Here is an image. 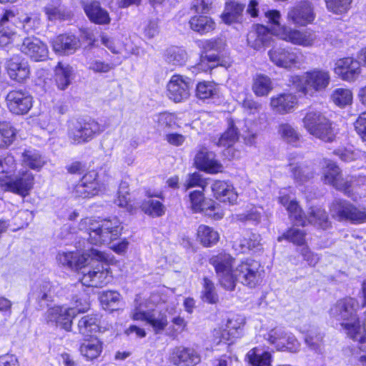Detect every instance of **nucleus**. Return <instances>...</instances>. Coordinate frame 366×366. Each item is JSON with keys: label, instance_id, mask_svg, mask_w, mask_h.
I'll use <instances>...</instances> for the list:
<instances>
[{"label": "nucleus", "instance_id": "nucleus-1", "mask_svg": "<svg viewBox=\"0 0 366 366\" xmlns=\"http://www.w3.org/2000/svg\"><path fill=\"white\" fill-rule=\"evenodd\" d=\"M89 225L86 229L88 232V242L94 245L111 244L110 248L114 252H125L128 249V242L122 240L118 243L112 242L120 234L121 223L119 220L114 217L100 221H92L86 218L79 224L80 229H84V226Z\"/></svg>", "mask_w": 366, "mask_h": 366}, {"label": "nucleus", "instance_id": "nucleus-2", "mask_svg": "<svg viewBox=\"0 0 366 366\" xmlns=\"http://www.w3.org/2000/svg\"><path fill=\"white\" fill-rule=\"evenodd\" d=\"M34 177L26 169L16 172V163L12 155L0 157V187L4 191L25 197L32 189Z\"/></svg>", "mask_w": 366, "mask_h": 366}, {"label": "nucleus", "instance_id": "nucleus-3", "mask_svg": "<svg viewBox=\"0 0 366 366\" xmlns=\"http://www.w3.org/2000/svg\"><path fill=\"white\" fill-rule=\"evenodd\" d=\"M358 304L352 298H346L338 301L330 309V315L336 320L341 321V325L345 330L347 336L355 331L361 335L363 332L364 324L362 323L357 315Z\"/></svg>", "mask_w": 366, "mask_h": 366}, {"label": "nucleus", "instance_id": "nucleus-4", "mask_svg": "<svg viewBox=\"0 0 366 366\" xmlns=\"http://www.w3.org/2000/svg\"><path fill=\"white\" fill-rule=\"evenodd\" d=\"M264 16L267 19L269 23L280 29L277 35L281 39L304 47L312 46L315 44L317 36L314 32L310 31H300L285 26H281L280 24L281 14L279 11L268 10L264 12Z\"/></svg>", "mask_w": 366, "mask_h": 366}, {"label": "nucleus", "instance_id": "nucleus-5", "mask_svg": "<svg viewBox=\"0 0 366 366\" xmlns=\"http://www.w3.org/2000/svg\"><path fill=\"white\" fill-rule=\"evenodd\" d=\"M304 128L313 137L326 142L335 139V133L332 124L321 112L310 109L302 119Z\"/></svg>", "mask_w": 366, "mask_h": 366}, {"label": "nucleus", "instance_id": "nucleus-6", "mask_svg": "<svg viewBox=\"0 0 366 366\" xmlns=\"http://www.w3.org/2000/svg\"><path fill=\"white\" fill-rule=\"evenodd\" d=\"M75 304L76 305L74 307L56 306L49 308L45 314L46 322L53 325L59 326L66 331H70L72 319L78 313L85 312L89 307V304L86 299H78L75 300Z\"/></svg>", "mask_w": 366, "mask_h": 366}, {"label": "nucleus", "instance_id": "nucleus-7", "mask_svg": "<svg viewBox=\"0 0 366 366\" xmlns=\"http://www.w3.org/2000/svg\"><path fill=\"white\" fill-rule=\"evenodd\" d=\"M92 263L82 271L81 282L83 285L102 287L109 282L108 264L104 261V253H92Z\"/></svg>", "mask_w": 366, "mask_h": 366}, {"label": "nucleus", "instance_id": "nucleus-8", "mask_svg": "<svg viewBox=\"0 0 366 366\" xmlns=\"http://www.w3.org/2000/svg\"><path fill=\"white\" fill-rule=\"evenodd\" d=\"M104 131V127L94 120L73 119L68 122L67 136L73 144L89 142Z\"/></svg>", "mask_w": 366, "mask_h": 366}, {"label": "nucleus", "instance_id": "nucleus-9", "mask_svg": "<svg viewBox=\"0 0 366 366\" xmlns=\"http://www.w3.org/2000/svg\"><path fill=\"white\" fill-rule=\"evenodd\" d=\"M131 315L134 320L145 322L156 335L166 332L169 323L166 312L149 309L146 302L136 305Z\"/></svg>", "mask_w": 366, "mask_h": 366}, {"label": "nucleus", "instance_id": "nucleus-10", "mask_svg": "<svg viewBox=\"0 0 366 366\" xmlns=\"http://www.w3.org/2000/svg\"><path fill=\"white\" fill-rule=\"evenodd\" d=\"M209 263L214 267L220 285L227 290H234L235 259L229 253H218L209 259Z\"/></svg>", "mask_w": 366, "mask_h": 366}, {"label": "nucleus", "instance_id": "nucleus-11", "mask_svg": "<svg viewBox=\"0 0 366 366\" xmlns=\"http://www.w3.org/2000/svg\"><path fill=\"white\" fill-rule=\"evenodd\" d=\"M298 89L305 94L324 91L330 84V74L328 71L315 69L305 72L301 76H295Z\"/></svg>", "mask_w": 366, "mask_h": 366}, {"label": "nucleus", "instance_id": "nucleus-12", "mask_svg": "<svg viewBox=\"0 0 366 366\" xmlns=\"http://www.w3.org/2000/svg\"><path fill=\"white\" fill-rule=\"evenodd\" d=\"M332 217L340 222L359 224L366 222V209L357 207L347 200L335 199L331 204Z\"/></svg>", "mask_w": 366, "mask_h": 366}, {"label": "nucleus", "instance_id": "nucleus-13", "mask_svg": "<svg viewBox=\"0 0 366 366\" xmlns=\"http://www.w3.org/2000/svg\"><path fill=\"white\" fill-rule=\"evenodd\" d=\"M263 269L258 261L247 259L235 267L234 276L235 284L237 281L253 288L259 285L262 279Z\"/></svg>", "mask_w": 366, "mask_h": 366}, {"label": "nucleus", "instance_id": "nucleus-14", "mask_svg": "<svg viewBox=\"0 0 366 366\" xmlns=\"http://www.w3.org/2000/svg\"><path fill=\"white\" fill-rule=\"evenodd\" d=\"M268 56L275 66L287 70L299 68L303 63L302 52L291 47H274Z\"/></svg>", "mask_w": 366, "mask_h": 366}, {"label": "nucleus", "instance_id": "nucleus-15", "mask_svg": "<svg viewBox=\"0 0 366 366\" xmlns=\"http://www.w3.org/2000/svg\"><path fill=\"white\" fill-rule=\"evenodd\" d=\"M199 46L206 53L204 56H201V61L198 64L199 69L207 71V70L212 69L221 64L220 59L218 55L214 54H207V52L212 51H217V53L220 52L223 46V44L221 40L209 39L202 41L199 42Z\"/></svg>", "mask_w": 366, "mask_h": 366}, {"label": "nucleus", "instance_id": "nucleus-16", "mask_svg": "<svg viewBox=\"0 0 366 366\" xmlns=\"http://www.w3.org/2000/svg\"><path fill=\"white\" fill-rule=\"evenodd\" d=\"M190 79L181 75H173L167 84V96L174 102L187 99L190 95Z\"/></svg>", "mask_w": 366, "mask_h": 366}, {"label": "nucleus", "instance_id": "nucleus-17", "mask_svg": "<svg viewBox=\"0 0 366 366\" xmlns=\"http://www.w3.org/2000/svg\"><path fill=\"white\" fill-rule=\"evenodd\" d=\"M6 101L9 111L18 115L26 114L32 107L31 96L22 90L9 92Z\"/></svg>", "mask_w": 366, "mask_h": 366}, {"label": "nucleus", "instance_id": "nucleus-18", "mask_svg": "<svg viewBox=\"0 0 366 366\" xmlns=\"http://www.w3.org/2000/svg\"><path fill=\"white\" fill-rule=\"evenodd\" d=\"M20 51L34 61H41L48 57V48L39 39L26 37L20 45Z\"/></svg>", "mask_w": 366, "mask_h": 366}, {"label": "nucleus", "instance_id": "nucleus-19", "mask_svg": "<svg viewBox=\"0 0 366 366\" xmlns=\"http://www.w3.org/2000/svg\"><path fill=\"white\" fill-rule=\"evenodd\" d=\"M57 260L62 266L74 271L86 269L92 263V253H58Z\"/></svg>", "mask_w": 366, "mask_h": 366}, {"label": "nucleus", "instance_id": "nucleus-20", "mask_svg": "<svg viewBox=\"0 0 366 366\" xmlns=\"http://www.w3.org/2000/svg\"><path fill=\"white\" fill-rule=\"evenodd\" d=\"M334 71L343 80L353 81L360 74V62L352 57L338 59L335 63Z\"/></svg>", "mask_w": 366, "mask_h": 366}, {"label": "nucleus", "instance_id": "nucleus-21", "mask_svg": "<svg viewBox=\"0 0 366 366\" xmlns=\"http://www.w3.org/2000/svg\"><path fill=\"white\" fill-rule=\"evenodd\" d=\"M287 19L300 26H305L311 23L315 19V13L311 3L301 2L290 9L287 13Z\"/></svg>", "mask_w": 366, "mask_h": 366}, {"label": "nucleus", "instance_id": "nucleus-22", "mask_svg": "<svg viewBox=\"0 0 366 366\" xmlns=\"http://www.w3.org/2000/svg\"><path fill=\"white\" fill-rule=\"evenodd\" d=\"M171 360L177 366H195L200 362L201 357L193 348L179 346L172 350Z\"/></svg>", "mask_w": 366, "mask_h": 366}, {"label": "nucleus", "instance_id": "nucleus-23", "mask_svg": "<svg viewBox=\"0 0 366 366\" xmlns=\"http://www.w3.org/2000/svg\"><path fill=\"white\" fill-rule=\"evenodd\" d=\"M323 177L325 184L332 185L338 190L346 192L350 187L349 181L343 178L340 169L333 162H327Z\"/></svg>", "mask_w": 366, "mask_h": 366}, {"label": "nucleus", "instance_id": "nucleus-24", "mask_svg": "<svg viewBox=\"0 0 366 366\" xmlns=\"http://www.w3.org/2000/svg\"><path fill=\"white\" fill-rule=\"evenodd\" d=\"M272 39V34L267 27L263 25H255L247 34L248 45L255 50L269 45Z\"/></svg>", "mask_w": 366, "mask_h": 366}, {"label": "nucleus", "instance_id": "nucleus-25", "mask_svg": "<svg viewBox=\"0 0 366 366\" xmlns=\"http://www.w3.org/2000/svg\"><path fill=\"white\" fill-rule=\"evenodd\" d=\"M16 19L14 14L11 11H6L0 21V46H6L16 37L13 25Z\"/></svg>", "mask_w": 366, "mask_h": 366}, {"label": "nucleus", "instance_id": "nucleus-26", "mask_svg": "<svg viewBox=\"0 0 366 366\" xmlns=\"http://www.w3.org/2000/svg\"><path fill=\"white\" fill-rule=\"evenodd\" d=\"M194 164L198 169L208 173H217L222 169L221 164L214 159V154L204 147L197 153Z\"/></svg>", "mask_w": 366, "mask_h": 366}, {"label": "nucleus", "instance_id": "nucleus-27", "mask_svg": "<svg viewBox=\"0 0 366 366\" xmlns=\"http://www.w3.org/2000/svg\"><path fill=\"white\" fill-rule=\"evenodd\" d=\"M6 68L10 78L18 82L24 81L30 74L28 62L21 59L19 56L11 58L7 61Z\"/></svg>", "mask_w": 366, "mask_h": 366}, {"label": "nucleus", "instance_id": "nucleus-28", "mask_svg": "<svg viewBox=\"0 0 366 366\" xmlns=\"http://www.w3.org/2000/svg\"><path fill=\"white\" fill-rule=\"evenodd\" d=\"M212 190L214 197L222 202L233 204L237 202V194L227 182L216 180L212 185Z\"/></svg>", "mask_w": 366, "mask_h": 366}, {"label": "nucleus", "instance_id": "nucleus-29", "mask_svg": "<svg viewBox=\"0 0 366 366\" xmlns=\"http://www.w3.org/2000/svg\"><path fill=\"white\" fill-rule=\"evenodd\" d=\"M55 52L62 54L74 53L79 46V40L71 34H62L54 38L51 41Z\"/></svg>", "mask_w": 366, "mask_h": 366}, {"label": "nucleus", "instance_id": "nucleus-30", "mask_svg": "<svg viewBox=\"0 0 366 366\" xmlns=\"http://www.w3.org/2000/svg\"><path fill=\"white\" fill-rule=\"evenodd\" d=\"M297 104L296 97L292 94H280L270 99L272 109L278 114L291 112Z\"/></svg>", "mask_w": 366, "mask_h": 366}, {"label": "nucleus", "instance_id": "nucleus-31", "mask_svg": "<svg viewBox=\"0 0 366 366\" xmlns=\"http://www.w3.org/2000/svg\"><path fill=\"white\" fill-rule=\"evenodd\" d=\"M306 225L310 224L317 229L323 230L327 229L331 227V222L325 209L320 207H311L309 209L307 214L305 215Z\"/></svg>", "mask_w": 366, "mask_h": 366}, {"label": "nucleus", "instance_id": "nucleus-32", "mask_svg": "<svg viewBox=\"0 0 366 366\" xmlns=\"http://www.w3.org/2000/svg\"><path fill=\"white\" fill-rule=\"evenodd\" d=\"M84 11L89 20L97 24H108L111 19L108 11L103 9L99 1H92L84 5Z\"/></svg>", "mask_w": 366, "mask_h": 366}, {"label": "nucleus", "instance_id": "nucleus-33", "mask_svg": "<svg viewBox=\"0 0 366 366\" xmlns=\"http://www.w3.org/2000/svg\"><path fill=\"white\" fill-rule=\"evenodd\" d=\"M325 335L318 328L309 330L305 335V342L309 350L316 354L322 355L325 352Z\"/></svg>", "mask_w": 366, "mask_h": 366}, {"label": "nucleus", "instance_id": "nucleus-34", "mask_svg": "<svg viewBox=\"0 0 366 366\" xmlns=\"http://www.w3.org/2000/svg\"><path fill=\"white\" fill-rule=\"evenodd\" d=\"M72 67L63 62H58L54 68V79L58 88L61 90L66 89L71 84Z\"/></svg>", "mask_w": 366, "mask_h": 366}, {"label": "nucleus", "instance_id": "nucleus-35", "mask_svg": "<svg viewBox=\"0 0 366 366\" xmlns=\"http://www.w3.org/2000/svg\"><path fill=\"white\" fill-rule=\"evenodd\" d=\"M189 24L192 30L202 35L207 34L215 29V22L207 16H194L190 19Z\"/></svg>", "mask_w": 366, "mask_h": 366}, {"label": "nucleus", "instance_id": "nucleus-36", "mask_svg": "<svg viewBox=\"0 0 366 366\" xmlns=\"http://www.w3.org/2000/svg\"><path fill=\"white\" fill-rule=\"evenodd\" d=\"M22 164L31 169L39 171L45 164L44 157L36 149H26L21 154Z\"/></svg>", "mask_w": 366, "mask_h": 366}, {"label": "nucleus", "instance_id": "nucleus-37", "mask_svg": "<svg viewBox=\"0 0 366 366\" xmlns=\"http://www.w3.org/2000/svg\"><path fill=\"white\" fill-rule=\"evenodd\" d=\"M234 250H239L240 252L247 251H260L262 249V244H260V237L257 234H250L248 237H244L239 241L235 242L233 245Z\"/></svg>", "mask_w": 366, "mask_h": 366}, {"label": "nucleus", "instance_id": "nucleus-38", "mask_svg": "<svg viewBox=\"0 0 366 366\" xmlns=\"http://www.w3.org/2000/svg\"><path fill=\"white\" fill-rule=\"evenodd\" d=\"M147 195L149 198L159 197L157 194H151L150 192H147ZM141 208L145 214L153 217H161L165 213L164 204L158 200L152 199L144 200L141 204Z\"/></svg>", "mask_w": 366, "mask_h": 366}, {"label": "nucleus", "instance_id": "nucleus-39", "mask_svg": "<svg viewBox=\"0 0 366 366\" xmlns=\"http://www.w3.org/2000/svg\"><path fill=\"white\" fill-rule=\"evenodd\" d=\"M79 352L85 358L92 360L97 358L102 352V343L97 338L86 340L81 345Z\"/></svg>", "mask_w": 366, "mask_h": 366}, {"label": "nucleus", "instance_id": "nucleus-40", "mask_svg": "<svg viewBox=\"0 0 366 366\" xmlns=\"http://www.w3.org/2000/svg\"><path fill=\"white\" fill-rule=\"evenodd\" d=\"M273 85L271 79L264 74H258L254 79L252 91L257 97H266L272 90Z\"/></svg>", "mask_w": 366, "mask_h": 366}, {"label": "nucleus", "instance_id": "nucleus-41", "mask_svg": "<svg viewBox=\"0 0 366 366\" xmlns=\"http://www.w3.org/2000/svg\"><path fill=\"white\" fill-rule=\"evenodd\" d=\"M51 288L49 282H44L32 289L29 298L35 300L41 305L51 301Z\"/></svg>", "mask_w": 366, "mask_h": 366}, {"label": "nucleus", "instance_id": "nucleus-42", "mask_svg": "<svg viewBox=\"0 0 366 366\" xmlns=\"http://www.w3.org/2000/svg\"><path fill=\"white\" fill-rule=\"evenodd\" d=\"M196 96L198 99L206 100L219 97V87L212 81H202L196 86Z\"/></svg>", "mask_w": 366, "mask_h": 366}, {"label": "nucleus", "instance_id": "nucleus-43", "mask_svg": "<svg viewBox=\"0 0 366 366\" xmlns=\"http://www.w3.org/2000/svg\"><path fill=\"white\" fill-rule=\"evenodd\" d=\"M197 237L204 246L211 247L218 242L219 234L212 227L201 224L197 229Z\"/></svg>", "mask_w": 366, "mask_h": 366}, {"label": "nucleus", "instance_id": "nucleus-44", "mask_svg": "<svg viewBox=\"0 0 366 366\" xmlns=\"http://www.w3.org/2000/svg\"><path fill=\"white\" fill-rule=\"evenodd\" d=\"M244 9V5L234 1L226 4L224 11L222 14V21L230 24L237 20Z\"/></svg>", "mask_w": 366, "mask_h": 366}, {"label": "nucleus", "instance_id": "nucleus-45", "mask_svg": "<svg viewBox=\"0 0 366 366\" xmlns=\"http://www.w3.org/2000/svg\"><path fill=\"white\" fill-rule=\"evenodd\" d=\"M239 131L232 122L229 123L227 130L220 136L217 142L218 147L230 148L239 139Z\"/></svg>", "mask_w": 366, "mask_h": 366}, {"label": "nucleus", "instance_id": "nucleus-46", "mask_svg": "<svg viewBox=\"0 0 366 366\" xmlns=\"http://www.w3.org/2000/svg\"><path fill=\"white\" fill-rule=\"evenodd\" d=\"M244 323V318L242 315H232L227 322L226 328L227 330V335L232 338L239 337L242 334Z\"/></svg>", "mask_w": 366, "mask_h": 366}, {"label": "nucleus", "instance_id": "nucleus-47", "mask_svg": "<svg viewBox=\"0 0 366 366\" xmlns=\"http://www.w3.org/2000/svg\"><path fill=\"white\" fill-rule=\"evenodd\" d=\"M187 59V54L185 50L179 47L168 49L165 54V60L168 64L182 66Z\"/></svg>", "mask_w": 366, "mask_h": 366}, {"label": "nucleus", "instance_id": "nucleus-48", "mask_svg": "<svg viewBox=\"0 0 366 366\" xmlns=\"http://www.w3.org/2000/svg\"><path fill=\"white\" fill-rule=\"evenodd\" d=\"M99 327L97 315H89L81 317L78 322L79 332L84 336L96 331Z\"/></svg>", "mask_w": 366, "mask_h": 366}, {"label": "nucleus", "instance_id": "nucleus-49", "mask_svg": "<svg viewBox=\"0 0 366 366\" xmlns=\"http://www.w3.org/2000/svg\"><path fill=\"white\" fill-rule=\"evenodd\" d=\"M257 349L249 350L247 355L249 362L252 366H270L271 354L268 352H259Z\"/></svg>", "mask_w": 366, "mask_h": 366}, {"label": "nucleus", "instance_id": "nucleus-50", "mask_svg": "<svg viewBox=\"0 0 366 366\" xmlns=\"http://www.w3.org/2000/svg\"><path fill=\"white\" fill-rule=\"evenodd\" d=\"M286 332L282 327H275L268 332L264 338L272 345H274L277 350H284Z\"/></svg>", "mask_w": 366, "mask_h": 366}, {"label": "nucleus", "instance_id": "nucleus-51", "mask_svg": "<svg viewBox=\"0 0 366 366\" xmlns=\"http://www.w3.org/2000/svg\"><path fill=\"white\" fill-rule=\"evenodd\" d=\"M331 99L340 107L349 105L352 102V93L349 89L338 88L333 91Z\"/></svg>", "mask_w": 366, "mask_h": 366}, {"label": "nucleus", "instance_id": "nucleus-52", "mask_svg": "<svg viewBox=\"0 0 366 366\" xmlns=\"http://www.w3.org/2000/svg\"><path fill=\"white\" fill-rule=\"evenodd\" d=\"M204 189H196L189 194V199L192 209L195 212H203L209 204L204 197Z\"/></svg>", "mask_w": 366, "mask_h": 366}, {"label": "nucleus", "instance_id": "nucleus-53", "mask_svg": "<svg viewBox=\"0 0 366 366\" xmlns=\"http://www.w3.org/2000/svg\"><path fill=\"white\" fill-rule=\"evenodd\" d=\"M170 322L172 325H168L167 327L166 335L175 339L180 333L186 330L187 322L184 317L179 315L173 317Z\"/></svg>", "mask_w": 366, "mask_h": 366}, {"label": "nucleus", "instance_id": "nucleus-54", "mask_svg": "<svg viewBox=\"0 0 366 366\" xmlns=\"http://www.w3.org/2000/svg\"><path fill=\"white\" fill-rule=\"evenodd\" d=\"M286 209L289 213L290 218L295 224L303 227L306 225L305 214H303L302 209L295 200L290 201Z\"/></svg>", "mask_w": 366, "mask_h": 366}, {"label": "nucleus", "instance_id": "nucleus-55", "mask_svg": "<svg viewBox=\"0 0 366 366\" xmlns=\"http://www.w3.org/2000/svg\"><path fill=\"white\" fill-rule=\"evenodd\" d=\"M16 136V131L9 123L0 122V147L10 145Z\"/></svg>", "mask_w": 366, "mask_h": 366}, {"label": "nucleus", "instance_id": "nucleus-56", "mask_svg": "<svg viewBox=\"0 0 366 366\" xmlns=\"http://www.w3.org/2000/svg\"><path fill=\"white\" fill-rule=\"evenodd\" d=\"M290 169L294 179L298 182H303L312 177V173L310 172V169L305 165L298 163H290Z\"/></svg>", "mask_w": 366, "mask_h": 366}, {"label": "nucleus", "instance_id": "nucleus-57", "mask_svg": "<svg viewBox=\"0 0 366 366\" xmlns=\"http://www.w3.org/2000/svg\"><path fill=\"white\" fill-rule=\"evenodd\" d=\"M287 239L297 245H303L305 242V234L303 230L296 228H291L282 236L278 237V241Z\"/></svg>", "mask_w": 366, "mask_h": 366}, {"label": "nucleus", "instance_id": "nucleus-58", "mask_svg": "<svg viewBox=\"0 0 366 366\" xmlns=\"http://www.w3.org/2000/svg\"><path fill=\"white\" fill-rule=\"evenodd\" d=\"M202 298L204 302L210 304H214L218 301L214 283L207 277L204 278Z\"/></svg>", "mask_w": 366, "mask_h": 366}, {"label": "nucleus", "instance_id": "nucleus-59", "mask_svg": "<svg viewBox=\"0 0 366 366\" xmlns=\"http://www.w3.org/2000/svg\"><path fill=\"white\" fill-rule=\"evenodd\" d=\"M279 133L287 142L295 144L299 139L298 132L289 124H282L279 127Z\"/></svg>", "mask_w": 366, "mask_h": 366}, {"label": "nucleus", "instance_id": "nucleus-60", "mask_svg": "<svg viewBox=\"0 0 366 366\" xmlns=\"http://www.w3.org/2000/svg\"><path fill=\"white\" fill-rule=\"evenodd\" d=\"M325 3L329 11L339 14L350 9L352 0H325Z\"/></svg>", "mask_w": 366, "mask_h": 366}, {"label": "nucleus", "instance_id": "nucleus-61", "mask_svg": "<svg viewBox=\"0 0 366 366\" xmlns=\"http://www.w3.org/2000/svg\"><path fill=\"white\" fill-rule=\"evenodd\" d=\"M45 14L50 21L55 20H64L69 14L61 6H57L53 4H48L44 8Z\"/></svg>", "mask_w": 366, "mask_h": 366}, {"label": "nucleus", "instance_id": "nucleus-62", "mask_svg": "<svg viewBox=\"0 0 366 366\" xmlns=\"http://www.w3.org/2000/svg\"><path fill=\"white\" fill-rule=\"evenodd\" d=\"M207 185L206 181L202 177L201 174L198 172L190 174L187 176L184 187L185 190H188L193 187H197V189H204Z\"/></svg>", "mask_w": 366, "mask_h": 366}, {"label": "nucleus", "instance_id": "nucleus-63", "mask_svg": "<svg viewBox=\"0 0 366 366\" xmlns=\"http://www.w3.org/2000/svg\"><path fill=\"white\" fill-rule=\"evenodd\" d=\"M116 64L105 62L101 59H94L89 62V69L94 73H107L114 69Z\"/></svg>", "mask_w": 366, "mask_h": 366}, {"label": "nucleus", "instance_id": "nucleus-64", "mask_svg": "<svg viewBox=\"0 0 366 366\" xmlns=\"http://www.w3.org/2000/svg\"><path fill=\"white\" fill-rule=\"evenodd\" d=\"M129 184L127 182H122L118 190V197L115 203L121 207H125L128 204L129 193L128 192Z\"/></svg>", "mask_w": 366, "mask_h": 366}]
</instances>
